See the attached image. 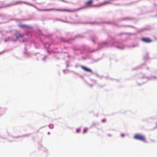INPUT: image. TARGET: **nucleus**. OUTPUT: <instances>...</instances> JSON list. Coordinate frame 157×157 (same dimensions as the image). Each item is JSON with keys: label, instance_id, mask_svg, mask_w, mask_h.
<instances>
[{"label": "nucleus", "instance_id": "f8f14e48", "mask_svg": "<svg viewBox=\"0 0 157 157\" xmlns=\"http://www.w3.org/2000/svg\"><path fill=\"white\" fill-rule=\"evenodd\" d=\"M80 129L79 128L77 129H76V131L77 132H79Z\"/></svg>", "mask_w": 157, "mask_h": 157}, {"label": "nucleus", "instance_id": "f03ea898", "mask_svg": "<svg viewBox=\"0 0 157 157\" xmlns=\"http://www.w3.org/2000/svg\"><path fill=\"white\" fill-rule=\"evenodd\" d=\"M134 138L135 139L139 140L144 142H146L145 137L141 134H136L134 136Z\"/></svg>", "mask_w": 157, "mask_h": 157}, {"label": "nucleus", "instance_id": "20e7f679", "mask_svg": "<svg viewBox=\"0 0 157 157\" xmlns=\"http://www.w3.org/2000/svg\"><path fill=\"white\" fill-rule=\"evenodd\" d=\"M81 67L82 69L83 70H85V71H86L89 72H92V71L91 69H90L88 68H87L84 66H82Z\"/></svg>", "mask_w": 157, "mask_h": 157}, {"label": "nucleus", "instance_id": "4468645a", "mask_svg": "<svg viewBox=\"0 0 157 157\" xmlns=\"http://www.w3.org/2000/svg\"><path fill=\"white\" fill-rule=\"evenodd\" d=\"M60 0L62 1L63 2H65V1H63V0Z\"/></svg>", "mask_w": 157, "mask_h": 157}, {"label": "nucleus", "instance_id": "423d86ee", "mask_svg": "<svg viewBox=\"0 0 157 157\" xmlns=\"http://www.w3.org/2000/svg\"><path fill=\"white\" fill-rule=\"evenodd\" d=\"M18 26L22 28H29L28 26L25 25L20 24L18 25Z\"/></svg>", "mask_w": 157, "mask_h": 157}, {"label": "nucleus", "instance_id": "ddd939ff", "mask_svg": "<svg viewBox=\"0 0 157 157\" xmlns=\"http://www.w3.org/2000/svg\"><path fill=\"white\" fill-rule=\"evenodd\" d=\"M26 3L27 4H28V5H30V6H32V5H31V4H29V3L26 2V3Z\"/></svg>", "mask_w": 157, "mask_h": 157}, {"label": "nucleus", "instance_id": "9d476101", "mask_svg": "<svg viewBox=\"0 0 157 157\" xmlns=\"http://www.w3.org/2000/svg\"><path fill=\"white\" fill-rule=\"evenodd\" d=\"M12 5L11 4H8V5H6V6H3V7H8V6H12Z\"/></svg>", "mask_w": 157, "mask_h": 157}, {"label": "nucleus", "instance_id": "1a4fd4ad", "mask_svg": "<svg viewBox=\"0 0 157 157\" xmlns=\"http://www.w3.org/2000/svg\"><path fill=\"white\" fill-rule=\"evenodd\" d=\"M87 128H84L83 130V133H86V132H87Z\"/></svg>", "mask_w": 157, "mask_h": 157}, {"label": "nucleus", "instance_id": "2eb2a0df", "mask_svg": "<svg viewBox=\"0 0 157 157\" xmlns=\"http://www.w3.org/2000/svg\"><path fill=\"white\" fill-rule=\"evenodd\" d=\"M121 136H124V135H123L122 134H121Z\"/></svg>", "mask_w": 157, "mask_h": 157}, {"label": "nucleus", "instance_id": "39448f33", "mask_svg": "<svg viewBox=\"0 0 157 157\" xmlns=\"http://www.w3.org/2000/svg\"><path fill=\"white\" fill-rule=\"evenodd\" d=\"M15 36L18 39L20 38H21L23 37V35H21L19 33L17 32L15 34Z\"/></svg>", "mask_w": 157, "mask_h": 157}, {"label": "nucleus", "instance_id": "f257e3e1", "mask_svg": "<svg viewBox=\"0 0 157 157\" xmlns=\"http://www.w3.org/2000/svg\"><path fill=\"white\" fill-rule=\"evenodd\" d=\"M109 3V2L108 1H106L98 4L94 5L93 4V0H89L85 3V8L88 7H99L102 6L103 5L108 4Z\"/></svg>", "mask_w": 157, "mask_h": 157}, {"label": "nucleus", "instance_id": "6e6552de", "mask_svg": "<svg viewBox=\"0 0 157 157\" xmlns=\"http://www.w3.org/2000/svg\"><path fill=\"white\" fill-rule=\"evenodd\" d=\"M54 10L53 9H48V10H39L40 11H52V10Z\"/></svg>", "mask_w": 157, "mask_h": 157}, {"label": "nucleus", "instance_id": "0eeeda50", "mask_svg": "<svg viewBox=\"0 0 157 157\" xmlns=\"http://www.w3.org/2000/svg\"><path fill=\"white\" fill-rule=\"evenodd\" d=\"M56 11H66V12H69L70 10H67L66 9H56L55 10Z\"/></svg>", "mask_w": 157, "mask_h": 157}, {"label": "nucleus", "instance_id": "7ed1b4c3", "mask_svg": "<svg viewBox=\"0 0 157 157\" xmlns=\"http://www.w3.org/2000/svg\"><path fill=\"white\" fill-rule=\"evenodd\" d=\"M141 40L143 42L146 43H151L152 41V40L149 38H142Z\"/></svg>", "mask_w": 157, "mask_h": 157}, {"label": "nucleus", "instance_id": "dca6fc26", "mask_svg": "<svg viewBox=\"0 0 157 157\" xmlns=\"http://www.w3.org/2000/svg\"><path fill=\"white\" fill-rule=\"evenodd\" d=\"M2 16V15L0 14V17Z\"/></svg>", "mask_w": 157, "mask_h": 157}, {"label": "nucleus", "instance_id": "9b49d317", "mask_svg": "<svg viewBox=\"0 0 157 157\" xmlns=\"http://www.w3.org/2000/svg\"><path fill=\"white\" fill-rule=\"evenodd\" d=\"M101 121L102 122L104 123V122H105L106 121V120L105 119H102L101 120Z\"/></svg>", "mask_w": 157, "mask_h": 157}]
</instances>
